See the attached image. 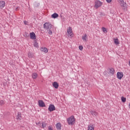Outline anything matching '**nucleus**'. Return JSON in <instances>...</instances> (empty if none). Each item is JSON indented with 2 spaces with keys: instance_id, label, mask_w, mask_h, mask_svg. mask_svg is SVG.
Listing matches in <instances>:
<instances>
[{
  "instance_id": "nucleus-1",
  "label": "nucleus",
  "mask_w": 130,
  "mask_h": 130,
  "mask_svg": "<svg viewBox=\"0 0 130 130\" xmlns=\"http://www.w3.org/2000/svg\"><path fill=\"white\" fill-rule=\"evenodd\" d=\"M44 28L48 32V34L51 35L52 34V24L49 22H46L44 24Z\"/></svg>"
},
{
  "instance_id": "nucleus-2",
  "label": "nucleus",
  "mask_w": 130,
  "mask_h": 130,
  "mask_svg": "<svg viewBox=\"0 0 130 130\" xmlns=\"http://www.w3.org/2000/svg\"><path fill=\"white\" fill-rule=\"evenodd\" d=\"M67 121L69 125H73V124H75L76 122V119H75V116H71L70 117L67 118Z\"/></svg>"
},
{
  "instance_id": "nucleus-3",
  "label": "nucleus",
  "mask_w": 130,
  "mask_h": 130,
  "mask_svg": "<svg viewBox=\"0 0 130 130\" xmlns=\"http://www.w3.org/2000/svg\"><path fill=\"white\" fill-rule=\"evenodd\" d=\"M118 3H120V5L122 7L123 11H126V3H124V1H123V0H118Z\"/></svg>"
},
{
  "instance_id": "nucleus-4",
  "label": "nucleus",
  "mask_w": 130,
  "mask_h": 130,
  "mask_svg": "<svg viewBox=\"0 0 130 130\" xmlns=\"http://www.w3.org/2000/svg\"><path fill=\"white\" fill-rule=\"evenodd\" d=\"M102 6V2L98 0H96L95 2V8H96V9H98V8H100V7Z\"/></svg>"
},
{
  "instance_id": "nucleus-5",
  "label": "nucleus",
  "mask_w": 130,
  "mask_h": 130,
  "mask_svg": "<svg viewBox=\"0 0 130 130\" xmlns=\"http://www.w3.org/2000/svg\"><path fill=\"white\" fill-rule=\"evenodd\" d=\"M107 72L108 74H112V75H114V73L115 72V71L114 70V69L111 68H108L107 70Z\"/></svg>"
},
{
  "instance_id": "nucleus-6",
  "label": "nucleus",
  "mask_w": 130,
  "mask_h": 130,
  "mask_svg": "<svg viewBox=\"0 0 130 130\" xmlns=\"http://www.w3.org/2000/svg\"><path fill=\"white\" fill-rule=\"evenodd\" d=\"M48 110L50 112H52L55 110V107L53 105L50 104L49 106Z\"/></svg>"
},
{
  "instance_id": "nucleus-7",
  "label": "nucleus",
  "mask_w": 130,
  "mask_h": 130,
  "mask_svg": "<svg viewBox=\"0 0 130 130\" xmlns=\"http://www.w3.org/2000/svg\"><path fill=\"white\" fill-rule=\"evenodd\" d=\"M123 77V73L122 72H117V78L119 80H121Z\"/></svg>"
},
{
  "instance_id": "nucleus-8",
  "label": "nucleus",
  "mask_w": 130,
  "mask_h": 130,
  "mask_svg": "<svg viewBox=\"0 0 130 130\" xmlns=\"http://www.w3.org/2000/svg\"><path fill=\"white\" fill-rule=\"evenodd\" d=\"M39 106L40 107H45V104L42 100H39Z\"/></svg>"
},
{
  "instance_id": "nucleus-9",
  "label": "nucleus",
  "mask_w": 130,
  "mask_h": 130,
  "mask_svg": "<svg viewBox=\"0 0 130 130\" xmlns=\"http://www.w3.org/2000/svg\"><path fill=\"white\" fill-rule=\"evenodd\" d=\"M30 39H33L34 40H35L36 39V35H35V33L34 32H30L29 34Z\"/></svg>"
},
{
  "instance_id": "nucleus-10",
  "label": "nucleus",
  "mask_w": 130,
  "mask_h": 130,
  "mask_svg": "<svg viewBox=\"0 0 130 130\" xmlns=\"http://www.w3.org/2000/svg\"><path fill=\"white\" fill-rule=\"evenodd\" d=\"M53 87L55 88V89H58V87H59V85L57 83V82L55 81L52 83Z\"/></svg>"
},
{
  "instance_id": "nucleus-11",
  "label": "nucleus",
  "mask_w": 130,
  "mask_h": 130,
  "mask_svg": "<svg viewBox=\"0 0 130 130\" xmlns=\"http://www.w3.org/2000/svg\"><path fill=\"white\" fill-rule=\"evenodd\" d=\"M90 112L92 116H94V117L98 115V113L95 111H91Z\"/></svg>"
},
{
  "instance_id": "nucleus-12",
  "label": "nucleus",
  "mask_w": 130,
  "mask_h": 130,
  "mask_svg": "<svg viewBox=\"0 0 130 130\" xmlns=\"http://www.w3.org/2000/svg\"><path fill=\"white\" fill-rule=\"evenodd\" d=\"M41 51H43V52H45V53H47V52H48V49H47V48H41Z\"/></svg>"
},
{
  "instance_id": "nucleus-13",
  "label": "nucleus",
  "mask_w": 130,
  "mask_h": 130,
  "mask_svg": "<svg viewBox=\"0 0 130 130\" xmlns=\"http://www.w3.org/2000/svg\"><path fill=\"white\" fill-rule=\"evenodd\" d=\"M5 4L6 3H5L4 1H0V8H1V9H3V8H5Z\"/></svg>"
},
{
  "instance_id": "nucleus-14",
  "label": "nucleus",
  "mask_w": 130,
  "mask_h": 130,
  "mask_svg": "<svg viewBox=\"0 0 130 130\" xmlns=\"http://www.w3.org/2000/svg\"><path fill=\"white\" fill-rule=\"evenodd\" d=\"M58 14L56 13H54L51 15V18L53 19H56V18H58Z\"/></svg>"
},
{
  "instance_id": "nucleus-15",
  "label": "nucleus",
  "mask_w": 130,
  "mask_h": 130,
  "mask_svg": "<svg viewBox=\"0 0 130 130\" xmlns=\"http://www.w3.org/2000/svg\"><path fill=\"white\" fill-rule=\"evenodd\" d=\"M56 128L58 130H60L61 129V124L60 123H58L56 124Z\"/></svg>"
},
{
  "instance_id": "nucleus-16",
  "label": "nucleus",
  "mask_w": 130,
  "mask_h": 130,
  "mask_svg": "<svg viewBox=\"0 0 130 130\" xmlns=\"http://www.w3.org/2000/svg\"><path fill=\"white\" fill-rule=\"evenodd\" d=\"M88 130H94V125L90 124L88 127Z\"/></svg>"
},
{
  "instance_id": "nucleus-17",
  "label": "nucleus",
  "mask_w": 130,
  "mask_h": 130,
  "mask_svg": "<svg viewBox=\"0 0 130 130\" xmlns=\"http://www.w3.org/2000/svg\"><path fill=\"white\" fill-rule=\"evenodd\" d=\"M21 117L22 116L21 113H18V115L16 116V119L21 120Z\"/></svg>"
},
{
  "instance_id": "nucleus-18",
  "label": "nucleus",
  "mask_w": 130,
  "mask_h": 130,
  "mask_svg": "<svg viewBox=\"0 0 130 130\" xmlns=\"http://www.w3.org/2000/svg\"><path fill=\"white\" fill-rule=\"evenodd\" d=\"M38 76V75H37V73H34L32 74V79H36L37 78Z\"/></svg>"
},
{
  "instance_id": "nucleus-19",
  "label": "nucleus",
  "mask_w": 130,
  "mask_h": 130,
  "mask_svg": "<svg viewBox=\"0 0 130 130\" xmlns=\"http://www.w3.org/2000/svg\"><path fill=\"white\" fill-rule=\"evenodd\" d=\"M114 42L115 44H116V45H118V44H119V42H118V39H115Z\"/></svg>"
},
{
  "instance_id": "nucleus-20",
  "label": "nucleus",
  "mask_w": 130,
  "mask_h": 130,
  "mask_svg": "<svg viewBox=\"0 0 130 130\" xmlns=\"http://www.w3.org/2000/svg\"><path fill=\"white\" fill-rule=\"evenodd\" d=\"M121 99L122 102H123V103H124V102L126 101V98L123 96H122Z\"/></svg>"
},
{
  "instance_id": "nucleus-21",
  "label": "nucleus",
  "mask_w": 130,
  "mask_h": 130,
  "mask_svg": "<svg viewBox=\"0 0 130 130\" xmlns=\"http://www.w3.org/2000/svg\"><path fill=\"white\" fill-rule=\"evenodd\" d=\"M42 126L43 128H44V127L46 126V123H45V122H42Z\"/></svg>"
},
{
  "instance_id": "nucleus-22",
  "label": "nucleus",
  "mask_w": 130,
  "mask_h": 130,
  "mask_svg": "<svg viewBox=\"0 0 130 130\" xmlns=\"http://www.w3.org/2000/svg\"><path fill=\"white\" fill-rule=\"evenodd\" d=\"M72 27H69V28L67 29V33H68V34H70V32H72Z\"/></svg>"
},
{
  "instance_id": "nucleus-23",
  "label": "nucleus",
  "mask_w": 130,
  "mask_h": 130,
  "mask_svg": "<svg viewBox=\"0 0 130 130\" xmlns=\"http://www.w3.org/2000/svg\"><path fill=\"white\" fill-rule=\"evenodd\" d=\"M87 38V34H85L84 36H82V40H85L86 41V38Z\"/></svg>"
},
{
  "instance_id": "nucleus-24",
  "label": "nucleus",
  "mask_w": 130,
  "mask_h": 130,
  "mask_svg": "<svg viewBox=\"0 0 130 130\" xmlns=\"http://www.w3.org/2000/svg\"><path fill=\"white\" fill-rule=\"evenodd\" d=\"M27 54L29 58H32V54H31V53L28 52Z\"/></svg>"
},
{
  "instance_id": "nucleus-25",
  "label": "nucleus",
  "mask_w": 130,
  "mask_h": 130,
  "mask_svg": "<svg viewBox=\"0 0 130 130\" xmlns=\"http://www.w3.org/2000/svg\"><path fill=\"white\" fill-rule=\"evenodd\" d=\"M5 104V101L1 100L0 101V105L3 106Z\"/></svg>"
},
{
  "instance_id": "nucleus-26",
  "label": "nucleus",
  "mask_w": 130,
  "mask_h": 130,
  "mask_svg": "<svg viewBox=\"0 0 130 130\" xmlns=\"http://www.w3.org/2000/svg\"><path fill=\"white\" fill-rule=\"evenodd\" d=\"M69 34L70 37H73L74 34H73V31H70V32H69Z\"/></svg>"
},
{
  "instance_id": "nucleus-27",
  "label": "nucleus",
  "mask_w": 130,
  "mask_h": 130,
  "mask_svg": "<svg viewBox=\"0 0 130 130\" xmlns=\"http://www.w3.org/2000/svg\"><path fill=\"white\" fill-rule=\"evenodd\" d=\"M103 31L104 33H107V30L105 27H103Z\"/></svg>"
},
{
  "instance_id": "nucleus-28",
  "label": "nucleus",
  "mask_w": 130,
  "mask_h": 130,
  "mask_svg": "<svg viewBox=\"0 0 130 130\" xmlns=\"http://www.w3.org/2000/svg\"><path fill=\"white\" fill-rule=\"evenodd\" d=\"M35 47H38L39 45H38V43H37V42H35L34 44Z\"/></svg>"
},
{
  "instance_id": "nucleus-29",
  "label": "nucleus",
  "mask_w": 130,
  "mask_h": 130,
  "mask_svg": "<svg viewBox=\"0 0 130 130\" xmlns=\"http://www.w3.org/2000/svg\"><path fill=\"white\" fill-rule=\"evenodd\" d=\"M79 48L80 49V50H83V46H79Z\"/></svg>"
},
{
  "instance_id": "nucleus-30",
  "label": "nucleus",
  "mask_w": 130,
  "mask_h": 130,
  "mask_svg": "<svg viewBox=\"0 0 130 130\" xmlns=\"http://www.w3.org/2000/svg\"><path fill=\"white\" fill-rule=\"evenodd\" d=\"M48 130H53V128H52V127H51V126H49Z\"/></svg>"
},
{
  "instance_id": "nucleus-31",
  "label": "nucleus",
  "mask_w": 130,
  "mask_h": 130,
  "mask_svg": "<svg viewBox=\"0 0 130 130\" xmlns=\"http://www.w3.org/2000/svg\"><path fill=\"white\" fill-rule=\"evenodd\" d=\"M112 1V0H106V2H108L109 4H110V3Z\"/></svg>"
},
{
  "instance_id": "nucleus-32",
  "label": "nucleus",
  "mask_w": 130,
  "mask_h": 130,
  "mask_svg": "<svg viewBox=\"0 0 130 130\" xmlns=\"http://www.w3.org/2000/svg\"><path fill=\"white\" fill-rule=\"evenodd\" d=\"M101 16H105V14H104V13H102V12H101Z\"/></svg>"
},
{
  "instance_id": "nucleus-33",
  "label": "nucleus",
  "mask_w": 130,
  "mask_h": 130,
  "mask_svg": "<svg viewBox=\"0 0 130 130\" xmlns=\"http://www.w3.org/2000/svg\"><path fill=\"white\" fill-rule=\"evenodd\" d=\"M36 124H37V125H41V123L40 122L36 123Z\"/></svg>"
},
{
  "instance_id": "nucleus-34",
  "label": "nucleus",
  "mask_w": 130,
  "mask_h": 130,
  "mask_svg": "<svg viewBox=\"0 0 130 130\" xmlns=\"http://www.w3.org/2000/svg\"><path fill=\"white\" fill-rule=\"evenodd\" d=\"M28 23V22H27L26 21H24V25H27V23Z\"/></svg>"
},
{
  "instance_id": "nucleus-35",
  "label": "nucleus",
  "mask_w": 130,
  "mask_h": 130,
  "mask_svg": "<svg viewBox=\"0 0 130 130\" xmlns=\"http://www.w3.org/2000/svg\"><path fill=\"white\" fill-rule=\"evenodd\" d=\"M26 37H29V35H26Z\"/></svg>"
},
{
  "instance_id": "nucleus-36",
  "label": "nucleus",
  "mask_w": 130,
  "mask_h": 130,
  "mask_svg": "<svg viewBox=\"0 0 130 130\" xmlns=\"http://www.w3.org/2000/svg\"><path fill=\"white\" fill-rule=\"evenodd\" d=\"M16 11H18V8H16Z\"/></svg>"
},
{
  "instance_id": "nucleus-37",
  "label": "nucleus",
  "mask_w": 130,
  "mask_h": 130,
  "mask_svg": "<svg viewBox=\"0 0 130 130\" xmlns=\"http://www.w3.org/2000/svg\"><path fill=\"white\" fill-rule=\"evenodd\" d=\"M60 17H61V18H62V16H61V15H60Z\"/></svg>"
}]
</instances>
